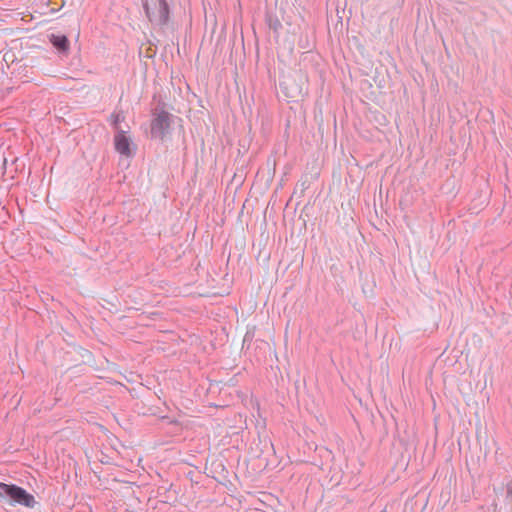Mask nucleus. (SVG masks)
I'll return each instance as SVG.
<instances>
[{
    "instance_id": "39448f33",
    "label": "nucleus",
    "mask_w": 512,
    "mask_h": 512,
    "mask_svg": "<svg viewBox=\"0 0 512 512\" xmlns=\"http://www.w3.org/2000/svg\"><path fill=\"white\" fill-rule=\"evenodd\" d=\"M114 143L117 152L125 156L131 155V141L123 132H119L118 134H116L114 138Z\"/></svg>"
},
{
    "instance_id": "0eeeda50",
    "label": "nucleus",
    "mask_w": 512,
    "mask_h": 512,
    "mask_svg": "<svg viewBox=\"0 0 512 512\" xmlns=\"http://www.w3.org/2000/svg\"><path fill=\"white\" fill-rule=\"evenodd\" d=\"M120 121V116L119 115H116L115 118H114V123H118Z\"/></svg>"
},
{
    "instance_id": "423d86ee",
    "label": "nucleus",
    "mask_w": 512,
    "mask_h": 512,
    "mask_svg": "<svg viewBox=\"0 0 512 512\" xmlns=\"http://www.w3.org/2000/svg\"><path fill=\"white\" fill-rule=\"evenodd\" d=\"M50 41L60 51H67L69 49V41L64 35H51Z\"/></svg>"
},
{
    "instance_id": "f03ea898",
    "label": "nucleus",
    "mask_w": 512,
    "mask_h": 512,
    "mask_svg": "<svg viewBox=\"0 0 512 512\" xmlns=\"http://www.w3.org/2000/svg\"><path fill=\"white\" fill-rule=\"evenodd\" d=\"M144 9L149 20L163 25L169 17V8L165 0H145Z\"/></svg>"
},
{
    "instance_id": "f257e3e1",
    "label": "nucleus",
    "mask_w": 512,
    "mask_h": 512,
    "mask_svg": "<svg viewBox=\"0 0 512 512\" xmlns=\"http://www.w3.org/2000/svg\"><path fill=\"white\" fill-rule=\"evenodd\" d=\"M171 126V115L164 109L156 110L151 121L150 134L154 139L164 140Z\"/></svg>"
},
{
    "instance_id": "7ed1b4c3",
    "label": "nucleus",
    "mask_w": 512,
    "mask_h": 512,
    "mask_svg": "<svg viewBox=\"0 0 512 512\" xmlns=\"http://www.w3.org/2000/svg\"><path fill=\"white\" fill-rule=\"evenodd\" d=\"M305 82L304 75H300L298 79L293 76H285L280 82V88L286 98L294 101L303 96Z\"/></svg>"
},
{
    "instance_id": "20e7f679",
    "label": "nucleus",
    "mask_w": 512,
    "mask_h": 512,
    "mask_svg": "<svg viewBox=\"0 0 512 512\" xmlns=\"http://www.w3.org/2000/svg\"><path fill=\"white\" fill-rule=\"evenodd\" d=\"M0 495L8 496L16 503L22 504L26 507H33L35 503L34 497L31 494L16 485L0 483Z\"/></svg>"
}]
</instances>
